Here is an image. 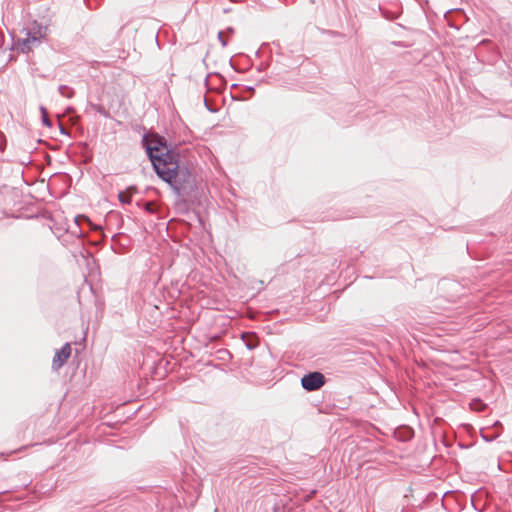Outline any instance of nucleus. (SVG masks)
Instances as JSON below:
<instances>
[{
    "instance_id": "obj_1",
    "label": "nucleus",
    "mask_w": 512,
    "mask_h": 512,
    "mask_svg": "<svg viewBox=\"0 0 512 512\" xmlns=\"http://www.w3.org/2000/svg\"><path fill=\"white\" fill-rule=\"evenodd\" d=\"M147 150L158 176L179 193V187L177 186L178 155L161 143L159 146H148Z\"/></svg>"
},
{
    "instance_id": "obj_2",
    "label": "nucleus",
    "mask_w": 512,
    "mask_h": 512,
    "mask_svg": "<svg viewBox=\"0 0 512 512\" xmlns=\"http://www.w3.org/2000/svg\"><path fill=\"white\" fill-rule=\"evenodd\" d=\"M47 27L37 22L31 23L23 29L24 36L19 40L23 53H29L38 47L47 36Z\"/></svg>"
},
{
    "instance_id": "obj_3",
    "label": "nucleus",
    "mask_w": 512,
    "mask_h": 512,
    "mask_svg": "<svg viewBox=\"0 0 512 512\" xmlns=\"http://www.w3.org/2000/svg\"><path fill=\"white\" fill-rule=\"evenodd\" d=\"M325 383V377L320 372L306 374L301 379L302 387L307 391H314L321 388Z\"/></svg>"
},
{
    "instance_id": "obj_4",
    "label": "nucleus",
    "mask_w": 512,
    "mask_h": 512,
    "mask_svg": "<svg viewBox=\"0 0 512 512\" xmlns=\"http://www.w3.org/2000/svg\"><path fill=\"white\" fill-rule=\"evenodd\" d=\"M71 355V346L69 343L63 345V347L57 351L52 361V368L54 370L60 369L68 360Z\"/></svg>"
},
{
    "instance_id": "obj_5",
    "label": "nucleus",
    "mask_w": 512,
    "mask_h": 512,
    "mask_svg": "<svg viewBox=\"0 0 512 512\" xmlns=\"http://www.w3.org/2000/svg\"><path fill=\"white\" fill-rule=\"evenodd\" d=\"M470 408L475 411H483L486 408V404L480 399H473L470 402Z\"/></svg>"
},
{
    "instance_id": "obj_6",
    "label": "nucleus",
    "mask_w": 512,
    "mask_h": 512,
    "mask_svg": "<svg viewBox=\"0 0 512 512\" xmlns=\"http://www.w3.org/2000/svg\"><path fill=\"white\" fill-rule=\"evenodd\" d=\"M118 198L120 202L129 204L132 200V194L129 191L120 192Z\"/></svg>"
},
{
    "instance_id": "obj_7",
    "label": "nucleus",
    "mask_w": 512,
    "mask_h": 512,
    "mask_svg": "<svg viewBox=\"0 0 512 512\" xmlns=\"http://www.w3.org/2000/svg\"><path fill=\"white\" fill-rule=\"evenodd\" d=\"M59 92L62 96L68 97V98L72 97V95H73V91L65 85H61L59 87Z\"/></svg>"
},
{
    "instance_id": "obj_8",
    "label": "nucleus",
    "mask_w": 512,
    "mask_h": 512,
    "mask_svg": "<svg viewBox=\"0 0 512 512\" xmlns=\"http://www.w3.org/2000/svg\"><path fill=\"white\" fill-rule=\"evenodd\" d=\"M41 114H42V122L44 125L51 127V121L48 118L47 110L44 107H41Z\"/></svg>"
},
{
    "instance_id": "obj_9",
    "label": "nucleus",
    "mask_w": 512,
    "mask_h": 512,
    "mask_svg": "<svg viewBox=\"0 0 512 512\" xmlns=\"http://www.w3.org/2000/svg\"><path fill=\"white\" fill-rule=\"evenodd\" d=\"M218 39L219 41L221 42L222 46L225 47L227 45L226 41L224 40L223 38V33L222 32H219L218 33Z\"/></svg>"
}]
</instances>
